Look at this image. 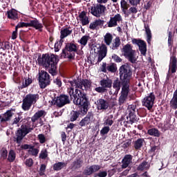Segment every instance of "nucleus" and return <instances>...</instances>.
I'll use <instances>...</instances> for the list:
<instances>
[{
  "label": "nucleus",
  "instance_id": "nucleus-38",
  "mask_svg": "<svg viewBox=\"0 0 177 177\" xmlns=\"http://www.w3.org/2000/svg\"><path fill=\"white\" fill-rule=\"evenodd\" d=\"M32 83V80L28 77V79H25V80L22 82L21 88H27L28 85Z\"/></svg>",
  "mask_w": 177,
  "mask_h": 177
},
{
  "label": "nucleus",
  "instance_id": "nucleus-19",
  "mask_svg": "<svg viewBox=\"0 0 177 177\" xmlns=\"http://www.w3.org/2000/svg\"><path fill=\"white\" fill-rule=\"evenodd\" d=\"M97 108L98 110H106L109 107V104L103 99H100L97 102Z\"/></svg>",
  "mask_w": 177,
  "mask_h": 177
},
{
  "label": "nucleus",
  "instance_id": "nucleus-31",
  "mask_svg": "<svg viewBox=\"0 0 177 177\" xmlns=\"http://www.w3.org/2000/svg\"><path fill=\"white\" fill-rule=\"evenodd\" d=\"M91 124V117L86 116L84 119H82L80 122V127H86V125H89Z\"/></svg>",
  "mask_w": 177,
  "mask_h": 177
},
{
  "label": "nucleus",
  "instance_id": "nucleus-15",
  "mask_svg": "<svg viewBox=\"0 0 177 177\" xmlns=\"http://www.w3.org/2000/svg\"><path fill=\"white\" fill-rule=\"evenodd\" d=\"M28 132H30V129L26 127H22L21 129L18 130L17 132V143H20L23 138H24Z\"/></svg>",
  "mask_w": 177,
  "mask_h": 177
},
{
  "label": "nucleus",
  "instance_id": "nucleus-64",
  "mask_svg": "<svg viewBox=\"0 0 177 177\" xmlns=\"http://www.w3.org/2000/svg\"><path fill=\"white\" fill-rule=\"evenodd\" d=\"M66 133H62V142H66Z\"/></svg>",
  "mask_w": 177,
  "mask_h": 177
},
{
  "label": "nucleus",
  "instance_id": "nucleus-49",
  "mask_svg": "<svg viewBox=\"0 0 177 177\" xmlns=\"http://www.w3.org/2000/svg\"><path fill=\"white\" fill-rule=\"evenodd\" d=\"M129 2L132 5V6H137L140 3V0H129Z\"/></svg>",
  "mask_w": 177,
  "mask_h": 177
},
{
  "label": "nucleus",
  "instance_id": "nucleus-26",
  "mask_svg": "<svg viewBox=\"0 0 177 177\" xmlns=\"http://www.w3.org/2000/svg\"><path fill=\"white\" fill-rule=\"evenodd\" d=\"M120 4L123 13L125 16H128V8H129V4H127L125 0H122Z\"/></svg>",
  "mask_w": 177,
  "mask_h": 177
},
{
  "label": "nucleus",
  "instance_id": "nucleus-48",
  "mask_svg": "<svg viewBox=\"0 0 177 177\" xmlns=\"http://www.w3.org/2000/svg\"><path fill=\"white\" fill-rule=\"evenodd\" d=\"M128 16L131 15V13H138V9H136L135 7H131L129 10H127Z\"/></svg>",
  "mask_w": 177,
  "mask_h": 177
},
{
  "label": "nucleus",
  "instance_id": "nucleus-34",
  "mask_svg": "<svg viewBox=\"0 0 177 177\" xmlns=\"http://www.w3.org/2000/svg\"><path fill=\"white\" fill-rule=\"evenodd\" d=\"M113 41V36L110 33H106L104 36V42L106 45H110Z\"/></svg>",
  "mask_w": 177,
  "mask_h": 177
},
{
  "label": "nucleus",
  "instance_id": "nucleus-45",
  "mask_svg": "<svg viewBox=\"0 0 177 177\" xmlns=\"http://www.w3.org/2000/svg\"><path fill=\"white\" fill-rule=\"evenodd\" d=\"M79 115L80 114L78 113V112L73 111L71 113V121H75V120L78 118Z\"/></svg>",
  "mask_w": 177,
  "mask_h": 177
},
{
  "label": "nucleus",
  "instance_id": "nucleus-11",
  "mask_svg": "<svg viewBox=\"0 0 177 177\" xmlns=\"http://www.w3.org/2000/svg\"><path fill=\"white\" fill-rule=\"evenodd\" d=\"M89 12H91V13H92L93 16L99 17L100 15H103V13L106 12V7H104V6L97 5L96 6L91 7Z\"/></svg>",
  "mask_w": 177,
  "mask_h": 177
},
{
  "label": "nucleus",
  "instance_id": "nucleus-10",
  "mask_svg": "<svg viewBox=\"0 0 177 177\" xmlns=\"http://www.w3.org/2000/svg\"><path fill=\"white\" fill-rule=\"evenodd\" d=\"M17 27H34L36 30L41 31L43 26L38 21H32L30 23L20 22L17 24Z\"/></svg>",
  "mask_w": 177,
  "mask_h": 177
},
{
  "label": "nucleus",
  "instance_id": "nucleus-5",
  "mask_svg": "<svg viewBox=\"0 0 177 177\" xmlns=\"http://www.w3.org/2000/svg\"><path fill=\"white\" fill-rule=\"evenodd\" d=\"M122 52L124 55V56L126 57V59H128L129 62L131 63H135L136 60H138V56L136 55V51L135 50L132 49V46L131 44H127L125 45Z\"/></svg>",
  "mask_w": 177,
  "mask_h": 177
},
{
  "label": "nucleus",
  "instance_id": "nucleus-25",
  "mask_svg": "<svg viewBox=\"0 0 177 177\" xmlns=\"http://www.w3.org/2000/svg\"><path fill=\"white\" fill-rule=\"evenodd\" d=\"M8 19L16 20L17 19V11L15 9H12L7 12Z\"/></svg>",
  "mask_w": 177,
  "mask_h": 177
},
{
  "label": "nucleus",
  "instance_id": "nucleus-61",
  "mask_svg": "<svg viewBox=\"0 0 177 177\" xmlns=\"http://www.w3.org/2000/svg\"><path fill=\"white\" fill-rule=\"evenodd\" d=\"M95 91L96 92L102 93L104 91V89L102 87H97L95 88Z\"/></svg>",
  "mask_w": 177,
  "mask_h": 177
},
{
  "label": "nucleus",
  "instance_id": "nucleus-9",
  "mask_svg": "<svg viewBox=\"0 0 177 177\" xmlns=\"http://www.w3.org/2000/svg\"><path fill=\"white\" fill-rule=\"evenodd\" d=\"M154 100H156V96L154 95V94H153V93H151L143 99L142 104L143 106L147 107L148 110H150V109H151V107H153V105L154 104Z\"/></svg>",
  "mask_w": 177,
  "mask_h": 177
},
{
  "label": "nucleus",
  "instance_id": "nucleus-21",
  "mask_svg": "<svg viewBox=\"0 0 177 177\" xmlns=\"http://www.w3.org/2000/svg\"><path fill=\"white\" fill-rule=\"evenodd\" d=\"M169 71L171 73H176V58L172 57L170 59Z\"/></svg>",
  "mask_w": 177,
  "mask_h": 177
},
{
  "label": "nucleus",
  "instance_id": "nucleus-51",
  "mask_svg": "<svg viewBox=\"0 0 177 177\" xmlns=\"http://www.w3.org/2000/svg\"><path fill=\"white\" fill-rule=\"evenodd\" d=\"M21 27H17V25L15 28V31H14L12 32V39H16V38H17V28H20Z\"/></svg>",
  "mask_w": 177,
  "mask_h": 177
},
{
  "label": "nucleus",
  "instance_id": "nucleus-59",
  "mask_svg": "<svg viewBox=\"0 0 177 177\" xmlns=\"http://www.w3.org/2000/svg\"><path fill=\"white\" fill-rule=\"evenodd\" d=\"M132 143V141L131 140H128L127 142H124V147H129Z\"/></svg>",
  "mask_w": 177,
  "mask_h": 177
},
{
  "label": "nucleus",
  "instance_id": "nucleus-28",
  "mask_svg": "<svg viewBox=\"0 0 177 177\" xmlns=\"http://www.w3.org/2000/svg\"><path fill=\"white\" fill-rule=\"evenodd\" d=\"M113 82L110 79L103 80L101 81V85L103 88H111Z\"/></svg>",
  "mask_w": 177,
  "mask_h": 177
},
{
  "label": "nucleus",
  "instance_id": "nucleus-12",
  "mask_svg": "<svg viewBox=\"0 0 177 177\" xmlns=\"http://www.w3.org/2000/svg\"><path fill=\"white\" fill-rule=\"evenodd\" d=\"M132 43L136 45H138L141 55H143L144 56L145 55H146V52H147V48L146 47V43H145L144 41L137 39H133Z\"/></svg>",
  "mask_w": 177,
  "mask_h": 177
},
{
  "label": "nucleus",
  "instance_id": "nucleus-62",
  "mask_svg": "<svg viewBox=\"0 0 177 177\" xmlns=\"http://www.w3.org/2000/svg\"><path fill=\"white\" fill-rule=\"evenodd\" d=\"M90 28H91V30H95V28H96V24H95V22H93L91 24H90Z\"/></svg>",
  "mask_w": 177,
  "mask_h": 177
},
{
  "label": "nucleus",
  "instance_id": "nucleus-17",
  "mask_svg": "<svg viewBox=\"0 0 177 177\" xmlns=\"http://www.w3.org/2000/svg\"><path fill=\"white\" fill-rule=\"evenodd\" d=\"M106 55H107V47L105 45H102L100 48L98 62H102L106 57Z\"/></svg>",
  "mask_w": 177,
  "mask_h": 177
},
{
  "label": "nucleus",
  "instance_id": "nucleus-2",
  "mask_svg": "<svg viewBox=\"0 0 177 177\" xmlns=\"http://www.w3.org/2000/svg\"><path fill=\"white\" fill-rule=\"evenodd\" d=\"M57 62H59V59H57V57L55 55L50 57L49 55L44 54L38 59L39 64L46 68H48L49 73L53 75L56 74Z\"/></svg>",
  "mask_w": 177,
  "mask_h": 177
},
{
  "label": "nucleus",
  "instance_id": "nucleus-54",
  "mask_svg": "<svg viewBox=\"0 0 177 177\" xmlns=\"http://www.w3.org/2000/svg\"><path fill=\"white\" fill-rule=\"evenodd\" d=\"M32 146L30 145H21V149H23L24 150H30L31 147Z\"/></svg>",
  "mask_w": 177,
  "mask_h": 177
},
{
  "label": "nucleus",
  "instance_id": "nucleus-53",
  "mask_svg": "<svg viewBox=\"0 0 177 177\" xmlns=\"http://www.w3.org/2000/svg\"><path fill=\"white\" fill-rule=\"evenodd\" d=\"M120 39L119 38H116L115 39V42L113 44L114 48H118V46H120Z\"/></svg>",
  "mask_w": 177,
  "mask_h": 177
},
{
  "label": "nucleus",
  "instance_id": "nucleus-57",
  "mask_svg": "<svg viewBox=\"0 0 177 177\" xmlns=\"http://www.w3.org/2000/svg\"><path fill=\"white\" fill-rule=\"evenodd\" d=\"M100 71H102V73H106V71H107V70L106 69V63L102 64L100 68Z\"/></svg>",
  "mask_w": 177,
  "mask_h": 177
},
{
  "label": "nucleus",
  "instance_id": "nucleus-32",
  "mask_svg": "<svg viewBox=\"0 0 177 177\" xmlns=\"http://www.w3.org/2000/svg\"><path fill=\"white\" fill-rule=\"evenodd\" d=\"M148 133L151 136L160 137V131L157 129H150L148 130Z\"/></svg>",
  "mask_w": 177,
  "mask_h": 177
},
{
  "label": "nucleus",
  "instance_id": "nucleus-30",
  "mask_svg": "<svg viewBox=\"0 0 177 177\" xmlns=\"http://www.w3.org/2000/svg\"><path fill=\"white\" fill-rule=\"evenodd\" d=\"M143 145H145V140L142 138H139L135 142L134 148L136 150H139V149H140V147H142Z\"/></svg>",
  "mask_w": 177,
  "mask_h": 177
},
{
  "label": "nucleus",
  "instance_id": "nucleus-47",
  "mask_svg": "<svg viewBox=\"0 0 177 177\" xmlns=\"http://www.w3.org/2000/svg\"><path fill=\"white\" fill-rule=\"evenodd\" d=\"M38 139L40 143H45V142H46V138H45V136H44V134H39Z\"/></svg>",
  "mask_w": 177,
  "mask_h": 177
},
{
  "label": "nucleus",
  "instance_id": "nucleus-44",
  "mask_svg": "<svg viewBox=\"0 0 177 177\" xmlns=\"http://www.w3.org/2000/svg\"><path fill=\"white\" fill-rule=\"evenodd\" d=\"M108 71H111V73H115L117 71V66L114 64H111L107 66Z\"/></svg>",
  "mask_w": 177,
  "mask_h": 177
},
{
  "label": "nucleus",
  "instance_id": "nucleus-58",
  "mask_svg": "<svg viewBox=\"0 0 177 177\" xmlns=\"http://www.w3.org/2000/svg\"><path fill=\"white\" fill-rule=\"evenodd\" d=\"M26 164L28 167H31V165H32V164H33L32 159L26 160Z\"/></svg>",
  "mask_w": 177,
  "mask_h": 177
},
{
  "label": "nucleus",
  "instance_id": "nucleus-43",
  "mask_svg": "<svg viewBox=\"0 0 177 177\" xmlns=\"http://www.w3.org/2000/svg\"><path fill=\"white\" fill-rule=\"evenodd\" d=\"M1 157L3 160H6V158H8V150H6V149L3 148L1 150Z\"/></svg>",
  "mask_w": 177,
  "mask_h": 177
},
{
  "label": "nucleus",
  "instance_id": "nucleus-46",
  "mask_svg": "<svg viewBox=\"0 0 177 177\" xmlns=\"http://www.w3.org/2000/svg\"><path fill=\"white\" fill-rule=\"evenodd\" d=\"M39 157L43 160L46 158V157H48V151H46V149H44L41 151Z\"/></svg>",
  "mask_w": 177,
  "mask_h": 177
},
{
  "label": "nucleus",
  "instance_id": "nucleus-63",
  "mask_svg": "<svg viewBox=\"0 0 177 177\" xmlns=\"http://www.w3.org/2000/svg\"><path fill=\"white\" fill-rule=\"evenodd\" d=\"M19 121H20V118L19 117L15 118L14 119L13 124H17V122H19Z\"/></svg>",
  "mask_w": 177,
  "mask_h": 177
},
{
  "label": "nucleus",
  "instance_id": "nucleus-20",
  "mask_svg": "<svg viewBox=\"0 0 177 177\" xmlns=\"http://www.w3.org/2000/svg\"><path fill=\"white\" fill-rule=\"evenodd\" d=\"M132 162V156L126 155L122 160V168H127L128 165Z\"/></svg>",
  "mask_w": 177,
  "mask_h": 177
},
{
  "label": "nucleus",
  "instance_id": "nucleus-33",
  "mask_svg": "<svg viewBox=\"0 0 177 177\" xmlns=\"http://www.w3.org/2000/svg\"><path fill=\"white\" fill-rule=\"evenodd\" d=\"M15 160H16V153H15V151L10 150L8 153V160L10 162H13V161H15Z\"/></svg>",
  "mask_w": 177,
  "mask_h": 177
},
{
  "label": "nucleus",
  "instance_id": "nucleus-18",
  "mask_svg": "<svg viewBox=\"0 0 177 177\" xmlns=\"http://www.w3.org/2000/svg\"><path fill=\"white\" fill-rule=\"evenodd\" d=\"M99 169H100V166L97 165H92L90 167L87 168L84 171V174L86 175H92V174H93V172H97V171H99Z\"/></svg>",
  "mask_w": 177,
  "mask_h": 177
},
{
  "label": "nucleus",
  "instance_id": "nucleus-52",
  "mask_svg": "<svg viewBox=\"0 0 177 177\" xmlns=\"http://www.w3.org/2000/svg\"><path fill=\"white\" fill-rule=\"evenodd\" d=\"M45 169H46V166L45 165H41L40 167V175H44L45 174Z\"/></svg>",
  "mask_w": 177,
  "mask_h": 177
},
{
  "label": "nucleus",
  "instance_id": "nucleus-50",
  "mask_svg": "<svg viewBox=\"0 0 177 177\" xmlns=\"http://www.w3.org/2000/svg\"><path fill=\"white\" fill-rule=\"evenodd\" d=\"M112 59H113L114 62H116V63H120V62H122L120 57L115 54L112 55Z\"/></svg>",
  "mask_w": 177,
  "mask_h": 177
},
{
  "label": "nucleus",
  "instance_id": "nucleus-60",
  "mask_svg": "<svg viewBox=\"0 0 177 177\" xmlns=\"http://www.w3.org/2000/svg\"><path fill=\"white\" fill-rule=\"evenodd\" d=\"M55 84H56V85H57L58 86H62V81H60V80L59 79H55L54 80Z\"/></svg>",
  "mask_w": 177,
  "mask_h": 177
},
{
  "label": "nucleus",
  "instance_id": "nucleus-16",
  "mask_svg": "<svg viewBox=\"0 0 177 177\" xmlns=\"http://www.w3.org/2000/svg\"><path fill=\"white\" fill-rule=\"evenodd\" d=\"M13 115V111L12 110L7 111L5 113L0 115L1 122H6V121H10Z\"/></svg>",
  "mask_w": 177,
  "mask_h": 177
},
{
  "label": "nucleus",
  "instance_id": "nucleus-14",
  "mask_svg": "<svg viewBox=\"0 0 177 177\" xmlns=\"http://www.w3.org/2000/svg\"><path fill=\"white\" fill-rule=\"evenodd\" d=\"M121 21H122V17L120 14H117L110 19L108 22V27H115L118 23H121Z\"/></svg>",
  "mask_w": 177,
  "mask_h": 177
},
{
  "label": "nucleus",
  "instance_id": "nucleus-23",
  "mask_svg": "<svg viewBox=\"0 0 177 177\" xmlns=\"http://www.w3.org/2000/svg\"><path fill=\"white\" fill-rule=\"evenodd\" d=\"M45 115V112L44 111H38L35 113V115L32 117V122H35L37 120H39L41 117H44Z\"/></svg>",
  "mask_w": 177,
  "mask_h": 177
},
{
  "label": "nucleus",
  "instance_id": "nucleus-7",
  "mask_svg": "<svg viewBox=\"0 0 177 177\" xmlns=\"http://www.w3.org/2000/svg\"><path fill=\"white\" fill-rule=\"evenodd\" d=\"M50 80H49V74L45 71H41L39 73V84L41 88H46L49 85Z\"/></svg>",
  "mask_w": 177,
  "mask_h": 177
},
{
  "label": "nucleus",
  "instance_id": "nucleus-3",
  "mask_svg": "<svg viewBox=\"0 0 177 177\" xmlns=\"http://www.w3.org/2000/svg\"><path fill=\"white\" fill-rule=\"evenodd\" d=\"M91 85L92 83H91V81L88 80H84L82 81L73 80V82H71V88L68 89V92L71 99H73L75 95V91L77 88L82 89V91H88V89H90ZM74 89H75V92Z\"/></svg>",
  "mask_w": 177,
  "mask_h": 177
},
{
  "label": "nucleus",
  "instance_id": "nucleus-41",
  "mask_svg": "<svg viewBox=\"0 0 177 177\" xmlns=\"http://www.w3.org/2000/svg\"><path fill=\"white\" fill-rule=\"evenodd\" d=\"M29 154H32V156H38V153H39V150L35 149L34 147L32 146L30 149L28 150Z\"/></svg>",
  "mask_w": 177,
  "mask_h": 177
},
{
  "label": "nucleus",
  "instance_id": "nucleus-13",
  "mask_svg": "<svg viewBox=\"0 0 177 177\" xmlns=\"http://www.w3.org/2000/svg\"><path fill=\"white\" fill-rule=\"evenodd\" d=\"M68 103H70V100L67 95H61L54 101V104H57L59 107H63L64 104H67Z\"/></svg>",
  "mask_w": 177,
  "mask_h": 177
},
{
  "label": "nucleus",
  "instance_id": "nucleus-56",
  "mask_svg": "<svg viewBox=\"0 0 177 177\" xmlns=\"http://www.w3.org/2000/svg\"><path fill=\"white\" fill-rule=\"evenodd\" d=\"M96 27H97V26H102V24H103V21L100 20V19H97V20H95L94 21Z\"/></svg>",
  "mask_w": 177,
  "mask_h": 177
},
{
  "label": "nucleus",
  "instance_id": "nucleus-37",
  "mask_svg": "<svg viewBox=\"0 0 177 177\" xmlns=\"http://www.w3.org/2000/svg\"><path fill=\"white\" fill-rule=\"evenodd\" d=\"M88 41H89V37L88 36H83L80 40L78 41L82 46H85L86 44H88Z\"/></svg>",
  "mask_w": 177,
  "mask_h": 177
},
{
  "label": "nucleus",
  "instance_id": "nucleus-39",
  "mask_svg": "<svg viewBox=\"0 0 177 177\" xmlns=\"http://www.w3.org/2000/svg\"><path fill=\"white\" fill-rule=\"evenodd\" d=\"M104 125H109L111 127L113 125V115H110L108 118L104 121Z\"/></svg>",
  "mask_w": 177,
  "mask_h": 177
},
{
  "label": "nucleus",
  "instance_id": "nucleus-35",
  "mask_svg": "<svg viewBox=\"0 0 177 177\" xmlns=\"http://www.w3.org/2000/svg\"><path fill=\"white\" fill-rule=\"evenodd\" d=\"M71 34V30L70 29H64L61 31V38L63 39V38H66V37L70 35Z\"/></svg>",
  "mask_w": 177,
  "mask_h": 177
},
{
  "label": "nucleus",
  "instance_id": "nucleus-1",
  "mask_svg": "<svg viewBox=\"0 0 177 177\" xmlns=\"http://www.w3.org/2000/svg\"><path fill=\"white\" fill-rule=\"evenodd\" d=\"M120 80L122 82L121 95L119 98V102L122 104L127 100L129 95V81L132 76V71L129 65H123L120 68Z\"/></svg>",
  "mask_w": 177,
  "mask_h": 177
},
{
  "label": "nucleus",
  "instance_id": "nucleus-22",
  "mask_svg": "<svg viewBox=\"0 0 177 177\" xmlns=\"http://www.w3.org/2000/svg\"><path fill=\"white\" fill-rule=\"evenodd\" d=\"M79 17L80 21H82V26H86V24H89V20L88 17H86V14L84 12H82L80 15Z\"/></svg>",
  "mask_w": 177,
  "mask_h": 177
},
{
  "label": "nucleus",
  "instance_id": "nucleus-40",
  "mask_svg": "<svg viewBox=\"0 0 177 177\" xmlns=\"http://www.w3.org/2000/svg\"><path fill=\"white\" fill-rule=\"evenodd\" d=\"M109 132H110V127L109 126H105L101 129L100 134L103 136L107 135Z\"/></svg>",
  "mask_w": 177,
  "mask_h": 177
},
{
  "label": "nucleus",
  "instance_id": "nucleus-55",
  "mask_svg": "<svg viewBox=\"0 0 177 177\" xmlns=\"http://www.w3.org/2000/svg\"><path fill=\"white\" fill-rule=\"evenodd\" d=\"M97 176H99V177H106L107 176V171H100L97 174Z\"/></svg>",
  "mask_w": 177,
  "mask_h": 177
},
{
  "label": "nucleus",
  "instance_id": "nucleus-4",
  "mask_svg": "<svg viewBox=\"0 0 177 177\" xmlns=\"http://www.w3.org/2000/svg\"><path fill=\"white\" fill-rule=\"evenodd\" d=\"M72 99H73V103L75 104L82 107L81 111L82 114L88 112V100L86 99V95L81 93V91L76 89L75 94Z\"/></svg>",
  "mask_w": 177,
  "mask_h": 177
},
{
  "label": "nucleus",
  "instance_id": "nucleus-6",
  "mask_svg": "<svg viewBox=\"0 0 177 177\" xmlns=\"http://www.w3.org/2000/svg\"><path fill=\"white\" fill-rule=\"evenodd\" d=\"M39 99L38 94H28L24 100L22 108L24 110H29L34 103L37 102V100Z\"/></svg>",
  "mask_w": 177,
  "mask_h": 177
},
{
  "label": "nucleus",
  "instance_id": "nucleus-8",
  "mask_svg": "<svg viewBox=\"0 0 177 177\" xmlns=\"http://www.w3.org/2000/svg\"><path fill=\"white\" fill-rule=\"evenodd\" d=\"M135 113H136V106L135 105H129L127 108V114H129L127 116V120L131 124L138 121V117H136Z\"/></svg>",
  "mask_w": 177,
  "mask_h": 177
},
{
  "label": "nucleus",
  "instance_id": "nucleus-29",
  "mask_svg": "<svg viewBox=\"0 0 177 177\" xmlns=\"http://www.w3.org/2000/svg\"><path fill=\"white\" fill-rule=\"evenodd\" d=\"M150 168V163L147 162H142L138 167L139 171H146Z\"/></svg>",
  "mask_w": 177,
  "mask_h": 177
},
{
  "label": "nucleus",
  "instance_id": "nucleus-24",
  "mask_svg": "<svg viewBox=\"0 0 177 177\" xmlns=\"http://www.w3.org/2000/svg\"><path fill=\"white\" fill-rule=\"evenodd\" d=\"M113 88L115 89V92L111 91V93H113V95H117L118 93V91L121 89V83L118 80H115L113 82Z\"/></svg>",
  "mask_w": 177,
  "mask_h": 177
},
{
  "label": "nucleus",
  "instance_id": "nucleus-27",
  "mask_svg": "<svg viewBox=\"0 0 177 177\" xmlns=\"http://www.w3.org/2000/svg\"><path fill=\"white\" fill-rule=\"evenodd\" d=\"M66 165H67L66 162H59L57 163L54 164L53 169H55V171H60V169H63V168H64Z\"/></svg>",
  "mask_w": 177,
  "mask_h": 177
},
{
  "label": "nucleus",
  "instance_id": "nucleus-42",
  "mask_svg": "<svg viewBox=\"0 0 177 177\" xmlns=\"http://www.w3.org/2000/svg\"><path fill=\"white\" fill-rule=\"evenodd\" d=\"M69 52H75L77 50V46L74 44H70L67 46Z\"/></svg>",
  "mask_w": 177,
  "mask_h": 177
},
{
  "label": "nucleus",
  "instance_id": "nucleus-36",
  "mask_svg": "<svg viewBox=\"0 0 177 177\" xmlns=\"http://www.w3.org/2000/svg\"><path fill=\"white\" fill-rule=\"evenodd\" d=\"M145 32L147 35V41L148 44H150V42L151 41V31L150 30V28H149L148 27H146Z\"/></svg>",
  "mask_w": 177,
  "mask_h": 177
}]
</instances>
